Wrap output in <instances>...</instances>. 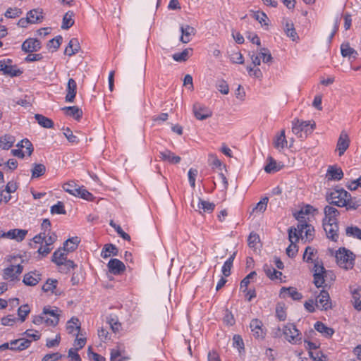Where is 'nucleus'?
Segmentation results:
<instances>
[{"instance_id": "4d7b16f0", "label": "nucleus", "mask_w": 361, "mask_h": 361, "mask_svg": "<svg viewBox=\"0 0 361 361\" xmlns=\"http://www.w3.org/2000/svg\"><path fill=\"white\" fill-rule=\"evenodd\" d=\"M66 328L69 334H72L75 329H80V326L79 325L78 319L72 318L70 321H68Z\"/></svg>"}, {"instance_id": "20e7f679", "label": "nucleus", "mask_w": 361, "mask_h": 361, "mask_svg": "<svg viewBox=\"0 0 361 361\" xmlns=\"http://www.w3.org/2000/svg\"><path fill=\"white\" fill-rule=\"evenodd\" d=\"M283 334L285 338L292 344H299L302 341V336L293 324H287L283 327Z\"/></svg>"}, {"instance_id": "c85d7f7f", "label": "nucleus", "mask_w": 361, "mask_h": 361, "mask_svg": "<svg viewBox=\"0 0 361 361\" xmlns=\"http://www.w3.org/2000/svg\"><path fill=\"white\" fill-rule=\"evenodd\" d=\"M80 49V44L76 38L70 40L68 45L65 49L64 53L71 56L78 52Z\"/></svg>"}, {"instance_id": "a878e982", "label": "nucleus", "mask_w": 361, "mask_h": 361, "mask_svg": "<svg viewBox=\"0 0 361 361\" xmlns=\"http://www.w3.org/2000/svg\"><path fill=\"white\" fill-rule=\"evenodd\" d=\"M159 157L164 161H168L170 164H178L180 161V157L175 155L169 150H164L159 152Z\"/></svg>"}, {"instance_id": "69168bd1", "label": "nucleus", "mask_w": 361, "mask_h": 361, "mask_svg": "<svg viewBox=\"0 0 361 361\" xmlns=\"http://www.w3.org/2000/svg\"><path fill=\"white\" fill-rule=\"evenodd\" d=\"M17 146L25 147L26 152L29 156H30L33 152L32 145L27 139L23 140L21 141V144H18Z\"/></svg>"}, {"instance_id": "e433bc0d", "label": "nucleus", "mask_w": 361, "mask_h": 361, "mask_svg": "<svg viewBox=\"0 0 361 361\" xmlns=\"http://www.w3.org/2000/svg\"><path fill=\"white\" fill-rule=\"evenodd\" d=\"M27 18L30 23H37L43 18L42 12L39 9H33L27 13Z\"/></svg>"}, {"instance_id": "bf43d9fd", "label": "nucleus", "mask_w": 361, "mask_h": 361, "mask_svg": "<svg viewBox=\"0 0 361 361\" xmlns=\"http://www.w3.org/2000/svg\"><path fill=\"white\" fill-rule=\"evenodd\" d=\"M57 283V280L49 279H47L45 284L42 286V290L44 292L53 291V290L56 288Z\"/></svg>"}, {"instance_id": "c9c22d12", "label": "nucleus", "mask_w": 361, "mask_h": 361, "mask_svg": "<svg viewBox=\"0 0 361 361\" xmlns=\"http://www.w3.org/2000/svg\"><path fill=\"white\" fill-rule=\"evenodd\" d=\"M74 16L73 11H69L63 16L61 28L63 30H68L71 27H72L74 24V20L73 17Z\"/></svg>"}, {"instance_id": "c03bdc74", "label": "nucleus", "mask_w": 361, "mask_h": 361, "mask_svg": "<svg viewBox=\"0 0 361 361\" xmlns=\"http://www.w3.org/2000/svg\"><path fill=\"white\" fill-rule=\"evenodd\" d=\"M317 254V250L310 246H307L305 248V252L303 254V260L307 263L313 262L317 259H314V257Z\"/></svg>"}, {"instance_id": "338daca9", "label": "nucleus", "mask_w": 361, "mask_h": 361, "mask_svg": "<svg viewBox=\"0 0 361 361\" xmlns=\"http://www.w3.org/2000/svg\"><path fill=\"white\" fill-rule=\"evenodd\" d=\"M63 355L59 353L47 354L44 356L42 361H56L60 360Z\"/></svg>"}, {"instance_id": "de8ad7c7", "label": "nucleus", "mask_w": 361, "mask_h": 361, "mask_svg": "<svg viewBox=\"0 0 361 361\" xmlns=\"http://www.w3.org/2000/svg\"><path fill=\"white\" fill-rule=\"evenodd\" d=\"M346 235L361 240V229L357 226H348L345 230Z\"/></svg>"}, {"instance_id": "2eb2a0df", "label": "nucleus", "mask_w": 361, "mask_h": 361, "mask_svg": "<svg viewBox=\"0 0 361 361\" xmlns=\"http://www.w3.org/2000/svg\"><path fill=\"white\" fill-rule=\"evenodd\" d=\"M107 266L109 271L114 275H119L126 270L125 264L118 259H111Z\"/></svg>"}, {"instance_id": "c756f323", "label": "nucleus", "mask_w": 361, "mask_h": 361, "mask_svg": "<svg viewBox=\"0 0 361 361\" xmlns=\"http://www.w3.org/2000/svg\"><path fill=\"white\" fill-rule=\"evenodd\" d=\"M341 54L343 57H348L349 59H356L358 54L357 51L353 48L350 47L349 44H342L341 46Z\"/></svg>"}, {"instance_id": "8fccbe9b", "label": "nucleus", "mask_w": 361, "mask_h": 361, "mask_svg": "<svg viewBox=\"0 0 361 361\" xmlns=\"http://www.w3.org/2000/svg\"><path fill=\"white\" fill-rule=\"evenodd\" d=\"M260 58L262 59V61L265 63H268L272 61V56L269 50L267 48H261L259 51Z\"/></svg>"}, {"instance_id": "4468645a", "label": "nucleus", "mask_w": 361, "mask_h": 361, "mask_svg": "<svg viewBox=\"0 0 361 361\" xmlns=\"http://www.w3.org/2000/svg\"><path fill=\"white\" fill-rule=\"evenodd\" d=\"M352 294V303L354 308L358 311L361 310V288L358 286H350Z\"/></svg>"}, {"instance_id": "9b49d317", "label": "nucleus", "mask_w": 361, "mask_h": 361, "mask_svg": "<svg viewBox=\"0 0 361 361\" xmlns=\"http://www.w3.org/2000/svg\"><path fill=\"white\" fill-rule=\"evenodd\" d=\"M323 227L326 233L327 238L333 241H336L338 238V226L337 222L329 223L326 221H323Z\"/></svg>"}, {"instance_id": "864d4df0", "label": "nucleus", "mask_w": 361, "mask_h": 361, "mask_svg": "<svg viewBox=\"0 0 361 361\" xmlns=\"http://www.w3.org/2000/svg\"><path fill=\"white\" fill-rule=\"evenodd\" d=\"M51 213L57 214H66V212L64 209V205L62 202L59 201L57 204L51 207Z\"/></svg>"}, {"instance_id": "2f4dec72", "label": "nucleus", "mask_w": 361, "mask_h": 361, "mask_svg": "<svg viewBox=\"0 0 361 361\" xmlns=\"http://www.w3.org/2000/svg\"><path fill=\"white\" fill-rule=\"evenodd\" d=\"M284 31L286 35L293 41H296L299 38L294 27L293 23L290 20H286L284 27Z\"/></svg>"}, {"instance_id": "052dcab7", "label": "nucleus", "mask_w": 361, "mask_h": 361, "mask_svg": "<svg viewBox=\"0 0 361 361\" xmlns=\"http://www.w3.org/2000/svg\"><path fill=\"white\" fill-rule=\"evenodd\" d=\"M63 134L70 142L78 143L79 142L78 138L75 135H73V132L69 128L63 129Z\"/></svg>"}, {"instance_id": "0e129e2a", "label": "nucleus", "mask_w": 361, "mask_h": 361, "mask_svg": "<svg viewBox=\"0 0 361 361\" xmlns=\"http://www.w3.org/2000/svg\"><path fill=\"white\" fill-rule=\"evenodd\" d=\"M216 88L221 93L224 94H227L229 92L228 84L223 80L218 81Z\"/></svg>"}, {"instance_id": "f8f14e48", "label": "nucleus", "mask_w": 361, "mask_h": 361, "mask_svg": "<svg viewBox=\"0 0 361 361\" xmlns=\"http://www.w3.org/2000/svg\"><path fill=\"white\" fill-rule=\"evenodd\" d=\"M23 267L20 264L17 266H10L4 270V279L13 281L17 279L18 276L22 273Z\"/></svg>"}, {"instance_id": "ea45409f", "label": "nucleus", "mask_w": 361, "mask_h": 361, "mask_svg": "<svg viewBox=\"0 0 361 361\" xmlns=\"http://www.w3.org/2000/svg\"><path fill=\"white\" fill-rule=\"evenodd\" d=\"M14 142V137L9 135H5L0 138V147L3 149H8L13 146Z\"/></svg>"}, {"instance_id": "e2e57ef3", "label": "nucleus", "mask_w": 361, "mask_h": 361, "mask_svg": "<svg viewBox=\"0 0 361 361\" xmlns=\"http://www.w3.org/2000/svg\"><path fill=\"white\" fill-rule=\"evenodd\" d=\"M78 192L79 194L76 197H80L86 200H92L93 199L92 194L88 192L83 187H80V188H78Z\"/></svg>"}, {"instance_id": "393cba45", "label": "nucleus", "mask_w": 361, "mask_h": 361, "mask_svg": "<svg viewBox=\"0 0 361 361\" xmlns=\"http://www.w3.org/2000/svg\"><path fill=\"white\" fill-rule=\"evenodd\" d=\"M64 114L71 116L76 120H79L82 116V111L76 106H65L61 109Z\"/></svg>"}, {"instance_id": "72a5a7b5", "label": "nucleus", "mask_w": 361, "mask_h": 361, "mask_svg": "<svg viewBox=\"0 0 361 361\" xmlns=\"http://www.w3.org/2000/svg\"><path fill=\"white\" fill-rule=\"evenodd\" d=\"M263 269L267 276L271 280L278 279L282 276V273L281 271L276 270L271 265L264 264Z\"/></svg>"}, {"instance_id": "1a4fd4ad", "label": "nucleus", "mask_w": 361, "mask_h": 361, "mask_svg": "<svg viewBox=\"0 0 361 361\" xmlns=\"http://www.w3.org/2000/svg\"><path fill=\"white\" fill-rule=\"evenodd\" d=\"M350 140L348 133L341 131L336 144V150L338 151V155L341 157L350 146Z\"/></svg>"}, {"instance_id": "5701e85b", "label": "nucleus", "mask_w": 361, "mask_h": 361, "mask_svg": "<svg viewBox=\"0 0 361 361\" xmlns=\"http://www.w3.org/2000/svg\"><path fill=\"white\" fill-rule=\"evenodd\" d=\"M68 252L63 247L56 250L53 255L51 261L57 266L62 265V264L67 260Z\"/></svg>"}, {"instance_id": "37998d69", "label": "nucleus", "mask_w": 361, "mask_h": 361, "mask_svg": "<svg viewBox=\"0 0 361 361\" xmlns=\"http://www.w3.org/2000/svg\"><path fill=\"white\" fill-rule=\"evenodd\" d=\"M192 49H185L180 53H176L173 54L172 57L174 61L178 62H183L187 61V59L190 57V53L192 52Z\"/></svg>"}, {"instance_id": "f257e3e1", "label": "nucleus", "mask_w": 361, "mask_h": 361, "mask_svg": "<svg viewBox=\"0 0 361 361\" xmlns=\"http://www.w3.org/2000/svg\"><path fill=\"white\" fill-rule=\"evenodd\" d=\"M292 131L301 139H305L308 135L311 134L315 128L316 124L312 121H302L295 119L292 123Z\"/></svg>"}, {"instance_id": "603ef678", "label": "nucleus", "mask_w": 361, "mask_h": 361, "mask_svg": "<svg viewBox=\"0 0 361 361\" xmlns=\"http://www.w3.org/2000/svg\"><path fill=\"white\" fill-rule=\"evenodd\" d=\"M59 271L61 273H67L70 271L71 269H74L77 267V265L74 263L73 261L67 259L66 260L62 265H59Z\"/></svg>"}, {"instance_id": "4be33fe9", "label": "nucleus", "mask_w": 361, "mask_h": 361, "mask_svg": "<svg viewBox=\"0 0 361 361\" xmlns=\"http://www.w3.org/2000/svg\"><path fill=\"white\" fill-rule=\"evenodd\" d=\"M77 84L73 79L70 78L68 81L66 87V101L68 102H73L76 95Z\"/></svg>"}, {"instance_id": "473e14b6", "label": "nucleus", "mask_w": 361, "mask_h": 361, "mask_svg": "<svg viewBox=\"0 0 361 361\" xmlns=\"http://www.w3.org/2000/svg\"><path fill=\"white\" fill-rule=\"evenodd\" d=\"M117 256L118 255V249L117 247L113 245V244H106L103 247L101 256L104 258H108L111 255Z\"/></svg>"}, {"instance_id": "09e8293b", "label": "nucleus", "mask_w": 361, "mask_h": 361, "mask_svg": "<svg viewBox=\"0 0 361 361\" xmlns=\"http://www.w3.org/2000/svg\"><path fill=\"white\" fill-rule=\"evenodd\" d=\"M23 13L20 8H9L6 10L4 16L7 18H15L19 17Z\"/></svg>"}, {"instance_id": "a211bd4d", "label": "nucleus", "mask_w": 361, "mask_h": 361, "mask_svg": "<svg viewBox=\"0 0 361 361\" xmlns=\"http://www.w3.org/2000/svg\"><path fill=\"white\" fill-rule=\"evenodd\" d=\"M192 207L197 211H199L200 213L202 212H212L215 207V204L214 203L203 200L200 198L198 199V202L197 206L195 205L194 201L192 202Z\"/></svg>"}, {"instance_id": "423d86ee", "label": "nucleus", "mask_w": 361, "mask_h": 361, "mask_svg": "<svg viewBox=\"0 0 361 361\" xmlns=\"http://www.w3.org/2000/svg\"><path fill=\"white\" fill-rule=\"evenodd\" d=\"M315 305L322 310H327L331 308L329 294L326 290H321L315 299Z\"/></svg>"}, {"instance_id": "49530a36", "label": "nucleus", "mask_w": 361, "mask_h": 361, "mask_svg": "<svg viewBox=\"0 0 361 361\" xmlns=\"http://www.w3.org/2000/svg\"><path fill=\"white\" fill-rule=\"evenodd\" d=\"M106 322L109 324L111 330L114 333H116L119 331L120 327H121V324L118 322V319L116 316L115 317H112V316L108 317L106 318Z\"/></svg>"}, {"instance_id": "0eeeda50", "label": "nucleus", "mask_w": 361, "mask_h": 361, "mask_svg": "<svg viewBox=\"0 0 361 361\" xmlns=\"http://www.w3.org/2000/svg\"><path fill=\"white\" fill-rule=\"evenodd\" d=\"M11 59H4L0 61V71H3L5 75L10 76H18L22 73V71L17 69L16 66L11 65Z\"/></svg>"}, {"instance_id": "dca6fc26", "label": "nucleus", "mask_w": 361, "mask_h": 361, "mask_svg": "<svg viewBox=\"0 0 361 361\" xmlns=\"http://www.w3.org/2000/svg\"><path fill=\"white\" fill-rule=\"evenodd\" d=\"M27 233V231L25 229H11L8 232H4V238L16 240L18 242L23 240Z\"/></svg>"}, {"instance_id": "7c9ffc66", "label": "nucleus", "mask_w": 361, "mask_h": 361, "mask_svg": "<svg viewBox=\"0 0 361 361\" xmlns=\"http://www.w3.org/2000/svg\"><path fill=\"white\" fill-rule=\"evenodd\" d=\"M288 142L286 139L285 130H282L274 140V146L277 149H281L287 147Z\"/></svg>"}, {"instance_id": "cd10ccee", "label": "nucleus", "mask_w": 361, "mask_h": 361, "mask_svg": "<svg viewBox=\"0 0 361 361\" xmlns=\"http://www.w3.org/2000/svg\"><path fill=\"white\" fill-rule=\"evenodd\" d=\"M314 329L326 338H330L334 333L332 328L328 327L322 322H317L314 324Z\"/></svg>"}, {"instance_id": "39448f33", "label": "nucleus", "mask_w": 361, "mask_h": 361, "mask_svg": "<svg viewBox=\"0 0 361 361\" xmlns=\"http://www.w3.org/2000/svg\"><path fill=\"white\" fill-rule=\"evenodd\" d=\"M60 312V310L56 307H51L50 306H47L43 308L44 314L48 317V326H55L58 324Z\"/></svg>"}, {"instance_id": "9d476101", "label": "nucleus", "mask_w": 361, "mask_h": 361, "mask_svg": "<svg viewBox=\"0 0 361 361\" xmlns=\"http://www.w3.org/2000/svg\"><path fill=\"white\" fill-rule=\"evenodd\" d=\"M193 114L198 120H204L212 116V111L205 106L195 103L193 105Z\"/></svg>"}, {"instance_id": "bb28decb", "label": "nucleus", "mask_w": 361, "mask_h": 361, "mask_svg": "<svg viewBox=\"0 0 361 361\" xmlns=\"http://www.w3.org/2000/svg\"><path fill=\"white\" fill-rule=\"evenodd\" d=\"M267 164L264 167V170L267 173H275L281 170L283 165L281 163H278L273 157H269L267 158Z\"/></svg>"}, {"instance_id": "3c124183", "label": "nucleus", "mask_w": 361, "mask_h": 361, "mask_svg": "<svg viewBox=\"0 0 361 361\" xmlns=\"http://www.w3.org/2000/svg\"><path fill=\"white\" fill-rule=\"evenodd\" d=\"M268 201H269L268 197H265L262 198L257 204V205L253 208L252 212H257L263 213L264 212H265L267 207Z\"/></svg>"}, {"instance_id": "ddd939ff", "label": "nucleus", "mask_w": 361, "mask_h": 361, "mask_svg": "<svg viewBox=\"0 0 361 361\" xmlns=\"http://www.w3.org/2000/svg\"><path fill=\"white\" fill-rule=\"evenodd\" d=\"M21 48L26 53H32L40 49L41 43L37 39L29 38L22 44Z\"/></svg>"}, {"instance_id": "5fc2aeb1", "label": "nucleus", "mask_w": 361, "mask_h": 361, "mask_svg": "<svg viewBox=\"0 0 361 361\" xmlns=\"http://www.w3.org/2000/svg\"><path fill=\"white\" fill-rule=\"evenodd\" d=\"M300 233L296 228L290 227L288 229V239L290 243H296L299 240Z\"/></svg>"}, {"instance_id": "a19ab883", "label": "nucleus", "mask_w": 361, "mask_h": 361, "mask_svg": "<svg viewBox=\"0 0 361 361\" xmlns=\"http://www.w3.org/2000/svg\"><path fill=\"white\" fill-rule=\"evenodd\" d=\"M235 257V252L233 253L228 259L224 262L222 267V274L226 276H228L231 274V269L233 266V260Z\"/></svg>"}, {"instance_id": "aec40b11", "label": "nucleus", "mask_w": 361, "mask_h": 361, "mask_svg": "<svg viewBox=\"0 0 361 361\" xmlns=\"http://www.w3.org/2000/svg\"><path fill=\"white\" fill-rule=\"evenodd\" d=\"M181 36L180 41L184 44L191 40V37L195 35V29L188 25L180 26Z\"/></svg>"}, {"instance_id": "412c9836", "label": "nucleus", "mask_w": 361, "mask_h": 361, "mask_svg": "<svg viewBox=\"0 0 361 361\" xmlns=\"http://www.w3.org/2000/svg\"><path fill=\"white\" fill-rule=\"evenodd\" d=\"M325 218L323 221H326L329 223L337 222V217L339 215V212L335 207L327 205L324 207Z\"/></svg>"}, {"instance_id": "7ed1b4c3", "label": "nucleus", "mask_w": 361, "mask_h": 361, "mask_svg": "<svg viewBox=\"0 0 361 361\" xmlns=\"http://www.w3.org/2000/svg\"><path fill=\"white\" fill-rule=\"evenodd\" d=\"M349 197L350 193L344 189H336L327 195L326 200L330 204L342 207L345 206Z\"/></svg>"}, {"instance_id": "58836bf2", "label": "nucleus", "mask_w": 361, "mask_h": 361, "mask_svg": "<svg viewBox=\"0 0 361 361\" xmlns=\"http://www.w3.org/2000/svg\"><path fill=\"white\" fill-rule=\"evenodd\" d=\"M62 188L66 192L75 197L79 194L78 188H80V186H78L74 181H69L64 183Z\"/></svg>"}, {"instance_id": "13d9d810", "label": "nucleus", "mask_w": 361, "mask_h": 361, "mask_svg": "<svg viewBox=\"0 0 361 361\" xmlns=\"http://www.w3.org/2000/svg\"><path fill=\"white\" fill-rule=\"evenodd\" d=\"M30 311V310L27 305H23L18 308V314L22 322L25 320V318L29 314Z\"/></svg>"}, {"instance_id": "f03ea898", "label": "nucleus", "mask_w": 361, "mask_h": 361, "mask_svg": "<svg viewBox=\"0 0 361 361\" xmlns=\"http://www.w3.org/2000/svg\"><path fill=\"white\" fill-rule=\"evenodd\" d=\"M336 259L340 267L348 270L354 267L355 255L350 250L341 247L336 253Z\"/></svg>"}, {"instance_id": "6ab92c4d", "label": "nucleus", "mask_w": 361, "mask_h": 361, "mask_svg": "<svg viewBox=\"0 0 361 361\" xmlns=\"http://www.w3.org/2000/svg\"><path fill=\"white\" fill-rule=\"evenodd\" d=\"M41 281V274L37 271H30L25 274L23 282L29 286H34Z\"/></svg>"}, {"instance_id": "774afa93", "label": "nucleus", "mask_w": 361, "mask_h": 361, "mask_svg": "<svg viewBox=\"0 0 361 361\" xmlns=\"http://www.w3.org/2000/svg\"><path fill=\"white\" fill-rule=\"evenodd\" d=\"M310 355L314 361H326V356L321 352H310Z\"/></svg>"}, {"instance_id": "6e6d98bb", "label": "nucleus", "mask_w": 361, "mask_h": 361, "mask_svg": "<svg viewBox=\"0 0 361 361\" xmlns=\"http://www.w3.org/2000/svg\"><path fill=\"white\" fill-rule=\"evenodd\" d=\"M257 276L256 271H251L249 274H247L240 282V288L243 289L245 288V290H243V292H245L247 290V287L250 283V279H253L255 276Z\"/></svg>"}, {"instance_id": "f3484780", "label": "nucleus", "mask_w": 361, "mask_h": 361, "mask_svg": "<svg viewBox=\"0 0 361 361\" xmlns=\"http://www.w3.org/2000/svg\"><path fill=\"white\" fill-rule=\"evenodd\" d=\"M343 177L342 169L336 166H329L328 167L326 178L329 180H340Z\"/></svg>"}, {"instance_id": "680f3d73", "label": "nucleus", "mask_w": 361, "mask_h": 361, "mask_svg": "<svg viewBox=\"0 0 361 361\" xmlns=\"http://www.w3.org/2000/svg\"><path fill=\"white\" fill-rule=\"evenodd\" d=\"M259 242V237L255 233H251L248 237L247 243L250 247L255 248L257 244Z\"/></svg>"}, {"instance_id": "6e6552de", "label": "nucleus", "mask_w": 361, "mask_h": 361, "mask_svg": "<svg viewBox=\"0 0 361 361\" xmlns=\"http://www.w3.org/2000/svg\"><path fill=\"white\" fill-rule=\"evenodd\" d=\"M250 327L255 338L263 339L265 337L266 331L263 328V324L260 320L257 319H252L250 322Z\"/></svg>"}, {"instance_id": "a18cd8bd", "label": "nucleus", "mask_w": 361, "mask_h": 361, "mask_svg": "<svg viewBox=\"0 0 361 361\" xmlns=\"http://www.w3.org/2000/svg\"><path fill=\"white\" fill-rule=\"evenodd\" d=\"M62 40L63 38L60 35L50 39L47 43V48L51 49L52 51H56L60 47Z\"/></svg>"}, {"instance_id": "f704fd0d", "label": "nucleus", "mask_w": 361, "mask_h": 361, "mask_svg": "<svg viewBox=\"0 0 361 361\" xmlns=\"http://www.w3.org/2000/svg\"><path fill=\"white\" fill-rule=\"evenodd\" d=\"M80 240L78 237H73L68 239L63 243V248L68 252L77 249Z\"/></svg>"}, {"instance_id": "4c0bfd02", "label": "nucleus", "mask_w": 361, "mask_h": 361, "mask_svg": "<svg viewBox=\"0 0 361 361\" xmlns=\"http://www.w3.org/2000/svg\"><path fill=\"white\" fill-rule=\"evenodd\" d=\"M35 118L37 123L43 128H51L54 126V122L52 120L42 114H35Z\"/></svg>"}, {"instance_id": "b1692460", "label": "nucleus", "mask_w": 361, "mask_h": 361, "mask_svg": "<svg viewBox=\"0 0 361 361\" xmlns=\"http://www.w3.org/2000/svg\"><path fill=\"white\" fill-rule=\"evenodd\" d=\"M281 297L285 298L286 295L292 298L295 300H299L302 298V294L298 292L295 288L293 287H289V288H285L283 287L281 289L280 293Z\"/></svg>"}, {"instance_id": "79ce46f5", "label": "nucleus", "mask_w": 361, "mask_h": 361, "mask_svg": "<svg viewBox=\"0 0 361 361\" xmlns=\"http://www.w3.org/2000/svg\"><path fill=\"white\" fill-rule=\"evenodd\" d=\"M46 171V167L42 164H34L33 167L31 170L32 178H37L44 174Z\"/></svg>"}]
</instances>
